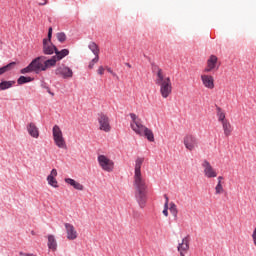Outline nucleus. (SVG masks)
I'll return each mask as SVG.
<instances>
[{"mask_svg":"<svg viewBox=\"0 0 256 256\" xmlns=\"http://www.w3.org/2000/svg\"><path fill=\"white\" fill-rule=\"evenodd\" d=\"M144 158H137L135 161L134 171V187L135 199L141 209L145 208L147 203V183L141 174V166L143 165Z\"/></svg>","mask_w":256,"mask_h":256,"instance_id":"obj_1","label":"nucleus"},{"mask_svg":"<svg viewBox=\"0 0 256 256\" xmlns=\"http://www.w3.org/2000/svg\"><path fill=\"white\" fill-rule=\"evenodd\" d=\"M155 84L160 87V95H162L163 99H167V97L173 93L171 78L165 76L163 69L157 68Z\"/></svg>","mask_w":256,"mask_h":256,"instance_id":"obj_2","label":"nucleus"},{"mask_svg":"<svg viewBox=\"0 0 256 256\" xmlns=\"http://www.w3.org/2000/svg\"><path fill=\"white\" fill-rule=\"evenodd\" d=\"M52 136L55 145H57L59 149H67V143L65 142V138L63 137V131H61L59 125L53 126Z\"/></svg>","mask_w":256,"mask_h":256,"instance_id":"obj_3","label":"nucleus"},{"mask_svg":"<svg viewBox=\"0 0 256 256\" xmlns=\"http://www.w3.org/2000/svg\"><path fill=\"white\" fill-rule=\"evenodd\" d=\"M130 117L132 119L130 123V127L136 135L143 136V131L147 128L145 125H143V121L141 118L135 115V113H130Z\"/></svg>","mask_w":256,"mask_h":256,"instance_id":"obj_4","label":"nucleus"},{"mask_svg":"<svg viewBox=\"0 0 256 256\" xmlns=\"http://www.w3.org/2000/svg\"><path fill=\"white\" fill-rule=\"evenodd\" d=\"M98 163H99L101 169H103V171H106L107 173H111V171H113V169H115V162H113V160L107 158V156H105V155L98 156Z\"/></svg>","mask_w":256,"mask_h":256,"instance_id":"obj_5","label":"nucleus"},{"mask_svg":"<svg viewBox=\"0 0 256 256\" xmlns=\"http://www.w3.org/2000/svg\"><path fill=\"white\" fill-rule=\"evenodd\" d=\"M183 142H184V147L188 151H195V149L199 147V140L197 139V137L191 134L186 135L183 139Z\"/></svg>","mask_w":256,"mask_h":256,"instance_id":"obj_6","label":"nucleus"},{"mask_svg":"<svg viewBox=\"0 0 256 256\" xmlns=\"http://www.w3.org/2000/svg\"><path fill=\"white\" fill-rule=\"evenodd\" d=\"M98 123L100 131H104L105 133H109L111 131V124L109 122V116L104 113L98 114Z\"/></svg>","mask_w":256,"mask_h":256,"instance_id":"obj_7","label":"nucleus"},{"mask_svg":"<svg viewBox=\"0 0 256 256\" xmlns=\"http://www.w3.org/2000/svg\"><path fill=\"white\" fill-rule=\"evenodd\" d=\"M49 65H28L27 67L20 70L22 75H26V73H37L39 74L40 71H47Z\"/></svg>","mask_w":256,"mask_h":256,"instance_id":"obj_8","label":"nucleus"},{"mask_svg":"<svg viewBox=\"0 0 256 256\" xmlns=\"http://www.w3.org/2000/svg\"><path fill=\"white\" fill-rule=\"evenodd\" d=\"M202 167L204 169L205 177H207L208 179H213L217 177V172L215 171V169H213V166H211V163H209V161L204 160L202 163Z\"/></svg>","mask_w":256,"mask_h":256,"instance_id":"obj_9","label":"nucleus"},{"mask_svg":"<svg viewBox=\"0 0 256 256\" xmlns=\"http://www.w3.org/2000/svg\"><path fill=\"white\" fill-rule=\"evenodd\" d=\"M56 75H60V77H63V79H70L73 77V70L65 65H62L56 69Z\"/></svg>","mask_w":256,"mask_h":256,"instance_id":"obj_10","label":"nucleus"},{"mask_svg":"<svg viewBox=\"0 0 256 256\" xmlns=\"http://www.w3.org/2000/svg\"><path fill=\"white\" fill-rule=\"evenodd\" d=\"M64 227L66 229L67 239H69V241H75V239H77V230H75V226L70 223H65Z\"/></svg>","mask_w":256,"mask_h":256,"instance_id":"obj_11","label":"nucleus"},{"mask_svg":"<svg viewBox=\"0 0 256 256\" xmlns=\"http://www.w3.org/2000/svg\"><path fill=\"white\" fill-rule=\"evenodd\" d=\"M55 65L54 60L47 59L45 56H39L35 59H33L30 63V65Z\"/></svg>","mask_w":256,"mask_h":256,"instance_id":"obj_12","label":"nucleus"},{"mask_svg":"<svg viewBox=\"0 0 256 256\" xmlns=\"http://www.w3.org/2000/svg\"><path fill=\"white\" fill-rule=\"evenodd\" d=\"M57 51V46L53 45L52 42L43 40V53L44 55H53Z\"/></svg>","mask_w":256,"mask_h":256,"instance_id":"obj_13","label":"nucleus"},{"mask_svg":"<svg viewBox=\"0 0 256 256\" xmlns=\"http://www.w3.org/2000/svg\"><path fill=\"white\" fill-rule=\"evenodd\" d=\"M67 55H69V49H62L61 51H59L56 48L55 56L50 58V61H54V65H55L57 61H61V59H65Z\"/></svg>","mask_w":256,"mask_h":256,"instance_id":"obj_14","label":"nucleus"},{"mask_svg":"<svg viewBox=\"0 0 256 256\" xmlns=\"http://www.w3.org/2000/svg\"><path fill=\"white\" fill-rule=\"evenodd\" d=\"M201 80H202L204 87H206L207 89H213L215 87V83H214L212 76L202 75Z\"/></svg>","mask_w":256,"mask_h":256,"instance_id":"obj_15","label":"nucleus"},{"mask_svg":"<svg viewBox=\"0 0 256 256\" xmlns=\"http://www.w3.org/2000/svg\"><path fill=\"white\" fill-rule=\"evenodd\" d=\"M27 131L30 136L34 139H39V128L35 125V123L31 122L27 125Z\"/></svg>","mask_w":256,"mask_h":256,"instance_id":"obj_16","label":"nucleus"},{"mask_svg":"<svg viewBox=\"0 0 256 256\" xmlns=\"http://www.w3.org/2000/svg\"><path fill=\"white\" fill-rule=\"evenodd\" d=\"M65 183L71 185V187L75 188L77 191H83L84 189V186L81 183L75 181L72 178H65Z\"/></svg>","mask_w":256,"mask_h":256,"instance_id":"obj_17","label":"nucleus"},{"mask_svg":"<svg viewBox=\"0 0 256 256\" xmlns=\"http://www.w3.org/2000/svg\"><path fill=\"white\" fill-rule=\"evenodd\" d=\"M48 249L50 251H57V240L55 239V235L49 234L48 235Z\"/></svg>","mask_w":256,"mask_h":256,"instance_id":"obj_18","label":"nucleus"},{"mask_svg":"<svg viewBox=\"0 0 256 256\" xmlns=\"http://www.w3.org/2000/svg\"><path fill=\"white\" fill-rule=\"evenodd\" d=\"M15 83V80H3L2 82H0V91H7V89H11V87H13Z\"/></svg>","mask_w":256,"mask_h":256,"instance_id":"obj_19","label":"nucleus"},{"mask_svg":"<svg viewBox=\"0 0 256 256\" xmlns=\"http://www.w3.org/2000/svg\"><path fill=\"white\" fill-rule=\"evenodd\" d=\"M32 81H35V78L31 76H20L17 79V84L18 85H25L26 83H31Z\"/></svg>","mask_w":256,"mask_h":256,"instance_id":"obj_20","label":"nucleus"},{"mask_svg":"<svg viewBox=\"0 0 256 256\" xmlns=\"http://www.w3.org/2000/svg\"><path fill=\"white\" fill-rule=\"evenodd\" d=\"M222 127L224 131V135L226 137H229V135H231V132L233 131V129L231 128V123H229V121H223Z\"/></svg>","mask_w":256,"mask_h":256,"instance_id":"obj_21","label":"nucleus"},{"mask_svg":"<svg viewBox=\"0 0 256 256\" xmlns=\"http://www.w3.org/2000/svg\"><path fill=\"white\" fill-rule=\"evenodd\" d=\"M143 136L146 137V139H148L151 143L155 141V135H153V131L147 127L143 131L142 137Z\"/></svg>","mask_w":256,"mask_h":256,"instance_id":"obj_22","label":"nucleus"},{"mask_svg":"<svg viewBox=\"0 0 256 256\" xmlns=\"http://www.w3.org/2000/svg\"><path fill=\"white\" fill-rule=\"evenodd\" d=\"M169 211L171 215L174 217V221H177L179 215V210L177 209V205L173 202L170 203Z\"/></svg>","mask_w":256,"mask_h":256,"instance_id":"obj_23","label":"nucleus"},{"mask_svg":"<svg viewBox=\"0 0 256 256\" xmlns=\"http://www.w3.org/2000/svg\"><path fill=\"white\" fill-rule=\"evenodd\" d=\"M189 250V239L187 237L182 239V243L178 245V251H187Z\"/></svg>","mask_w":256,"mask_h":256,"instance_id":"obj_24","label":"nucleus"},{"mask_svg":"<svg viewBox=\"0 0 256 256\" xmlns=\"http://www.w3.org/2000/svg\"><path fill=\"white\" fill-rule=\"evenodd\" d=\"M88 48L93 53V55H99V46L95 42H90Z\"/></svg>","mask_w":256,"mask_h":256,"instance_id":"obj_25","label":"nucleus"},{"mask_svg":"<svg viewBox=\"0 0 256 256\" xmlns=\"http://www.w3.org/2000/svg\"><path fill=\"white\" fill-rule=\"evenodd\" d=\"M47 181H48V185H50L51 187H54L55 189L59 187V185H57V179H55V177L47 176Z\"/></svg>","mask_w":256,"mask_h":256,"instance_id":"obj_26","label":"nucleus"},{"mask_svg":"<svg viewBox=\"0 0 256 256\" xmlns=\"http://www.w3.org/2000/svg\"><path fill=\"white\" fill-rule=\"evenodd\" d=\"M56 38L58 39L59 43H65L67 41V35L65 32H58L56 34Z\"/></svg>","mask_w":256,"mask_h":256,"instance_id":"obj_27","label":"nucleus"},{"mask_svg":"<svg viewBox=\"0 0 256 256\" xmlns=\"http://www.w3.org/2000/svg\"><path fill=\"white\" fill-rule=\"evenodd\" d=\"M216 109L218 121H220V123H223V121H227L225 120V112H223L220 107H217Z\"/></svg>","mask_w":256,"mask_h":256,"instance_id":"obj_28","label":"nucleus"},{"mask_svg":"<svg viewBox=\"0 0 256 256\" xmlns=\"http://www.w3.org/2000/svg\"><path fill=\"white\" fill-rule=\"evenodd\" d=\"M219 69L218 66L215 65H208L205 69H204V73H215V71H217Z\"/></svg>","mask_w":256,"mask_h":256,"instance_id":"obj_29","label":"nucleus"},{"mask_svg":"<svg viewBox=\"0 0 256 256\" xmlns=\"http://www.w3.org/2000/svg\"><path fill=\"white\" fill-rule=\"evenodd\" d=\"M224 189H223V184H221L220 182L217 183L216 187H215V194L216 195H221V193H223Z\"/></svg>","mask_w":256,"mask_h":256,"instance_id":"obj_30","label":"nucleus"},{"mask_svg":"<svg viewBox=\"0 0 256 256\" xmlns=\"http://www.w3.org/2000/svg\"><path fill=\"white\" fill-rule=\"evenodd\" d=\"M215 64H217V56L212 55L208 59V65H215Z\"/></svg>","mask_w":256,"mask_h":256,"instance_id":"obj_31","label":"nucleus"},{"mask_svg":"<svg viewBox=\"0 0 256 256\" xmlns=\"http://www.w3.org/2000/svg\"><path fill=\"white\" fill-rule=\"evenodd\" d=\"M53 37V28L48 29V38H44V40L47 41V43H51V38Z\"/></svg>","mask_w":256,"mask_h":256,"instance_id":"obj_32","label":"nucleus"},{"mask_svg":"<svg viewBox=\"0 0 256 256\" xmlns=\"http://www.w3.org/2000/svg\"><path fill=\"white\" fill-rule=\"evenodd\" d=\"M164 199H165L164 209L169 211V197L167 196V194L164 195Z\"/></svg>","mask_w":256,"mask_h":256,"instance_id":"obj_33","label":"nucleus"},{"mask_svg":"<svg viewBox=\"0 0 256 256\" xmlns=\"http://www.w3.org/2000/svg\"><path fill=\"white\" fill-rule=\"evenodd\" d=\"M9 67H11L10 65H6L0 68V75H3L4 73H7V71H9Z\"/></svg>","mask_w":256,"mask_h":256,"instance_id":"obj_34","label":"nucleus"},{"mask_svg":"<svg viewBox=\"0 0 256 256\" xmlns=\"http://www.w3.org/2000/svg\"><path fill=\"white\" fill-rule=\"evenodd\" d=\"M95 57L91 60V65H97L99 63V54H94Z\"/></svg>","mask_w":256,"mask_h":256,"instance_id":"obj_35","label":"nucleus"},{"mask_svg":"<svg viewBox=\"0 0 256 256\" xmlns=\"http://www.w3.org/2000/svg\"><path fill=\"white\" fill-rule=\"evenodd\" d=\"M41 87H42V89H46V91H49V85L47 84V82H42L41 83Z\"/></svg>","mask_w":256,"mask_h":256,"instance_id":"obj_36","label":"nucleus"},{"mask_svg":"<svg viewBox=\"0 0 256 256\" xmlns=\"http://www.w3.org/2000/svg\"><path fill=\"white\" fill-rule=\"evenodd\" d=\"M48 177H57V169H52L50 175Z\"/></svg>","mask_w":256,"mask_h":256,"instance_id":"obj_37","label":"nucleus"},{"mask_svg":"<svg viewBox=\"0 0 256 256\" xmlns=\"http://www.w3.org/2000/svg\"><path fill=\"white\" fill-rule=\"evenodd\" d=\"M252 239H253V243H254V245H255V247H256V227H255V229H254V231H253Z\"/></svg>","mask_w":256,"mask_h":256,"instance_id":"obj_38","label":"nucleus"},{"mask_svg":"<svg viewBox=\"0 0 256 256\" xmlns=\"http://www.w3.org/2000/svg\"><path fill=\"white\" fill-rule=\"evenodd\" d=\"M104 72H105V68H103V66H100L98 69V75H103Z\"/></svg>","mask_w":256,"mask_h":256,"instance_id":"obj_39","label":"nucleus"},{"mask_svg":"<svg viewBox=\"0 0 256 256\" xmlns=\"http://www.w3.org/2000/svg\"><path fill=\"white\" fill-rule=\"evenodd\" d=\"M162 213L165 217H169V210L164 209Z\"/></svg>","mask_w":256,"mask_h":256,"instance_id":"obj_40","label":"nucleus"},{"mask_svg":"<svg viewBox=\"0 0 256 256\" xmlns=\"http://www.w3.org/2000/svg\"><path fill=\"white\" fill-rule=\"evenodd\" d=\"M106 69H107L108 73H111V75H113L115 77L116 74L113 72V70H111L110 67H106Z\"/></svg>","mask_w":256,"mask_h":256,"instance_id":"obj_41","label":"nucleus"},{"mask_svg":"<svg viewBox=\"0 0 256 256\" xmlns=\"http://www.w3.org/2000/svg\"><path fill=\"white\" fill-rule=\"evenodd\" d=\"M47 93H49V95H51L52 97L55 96V93L51 92V88L47 90Z\"/></svg>","mask_w":256,"mask_h":256,"instance_id":"obj_42","label":"nucleus"},{"mask_svg":"<svg viewBox=\"0 0 256 256\" xmlns=\"http://www.w3.org/2000/svg\"><path fill=\"white\" fill-rule=\"evenodd\" d=\"M221 181H223V176L218 177V183H221Z\"/></svg>","mask_w":256,"mask_h":256,"instance_id":"obj_43","label":"nucleus"},{"mask_svg":"<svg viewBox=\"0 0 256 256\" xmlns=\"http://www.w3.org/2000/svg\"><path fill=\"white\" fill-rule=\"evenodd\" d=\"M8 65H17V62H10Z\"/></svg>","mask_w":256,"mask_h":256,"instance_id":"obj_44","label":"nucleus"},{"mask_svg":"<svg viewBox=\"0 0 256 256\" xmlns=\"http://www.w3.org/2000/svg\"><path fill=\"white\" fill-rule=\"evenodd\" d=\"M19 255L25 256V255H27V254H26V253H23V252H19Z\"/></svg>","mask_w":256,"mask_h":256,"instance_id":"obj_45","label":"nucleus"},{"mask_svg":"<svg viewBox=\"0 0 256 256\" xmlns=\"http://www.w3.org/2000/svg\"><path fill=\"white\" fill-rule=\"evenodd\" d=\"M39 5H47V1L40 3Z\"/></svg>","mask_w":256,"mask_h":256,"instance_id":"obj_46","label":"nucleus"},{"mask_svg":"<svg viewBox=\"0 0 256 256\" xmlns=\"http://www.w3.org/2000/svg\"><path fill=\"white\" fill-rule=\"evenodd\" d=\"M180 255H181V256H185V254L183 253V251H180Z\"/></svg>","mask_w":256,"mask_h":256,"instance_id":"obj_47","label":"nucleus"},{"mask_svg":"<svg viewBox=\"0 0 256 256\" xmlns=\"http://www.w3.org/2000/svg\"><path fill=\"white\" fill-rule=\"evenodd\" d=\"M25 256H35V255H33V254H25Z\"/></svg>","mask_w":256,"mask_h":256,"instance_id":"obj_48","label":"nucleus"},{"mask_svg":"<svg viewBox=\"0 0 256 256\" xmlns=\"http://www.w3.org/2000/svg\"><path fill=\"white\" fill-rule=\"evenodd\" d=\"M90 67V69H93V66H89Z\"/></svg>","mask_w":256,"mask_h":256,"instance_id":"obj_49","label":"nucleus"}]
</instances>
